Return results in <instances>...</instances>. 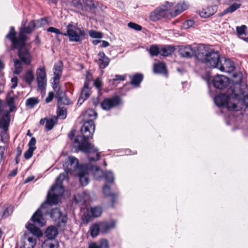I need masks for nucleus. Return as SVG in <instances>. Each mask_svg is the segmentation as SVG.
<instances>
[{"mask_svg": "<svg viewBox=\"0 0 248 248\" xmlns=\"http://www.w3.org/2000/svg\"><path fill=\"white\" fill-rule=\"evenodd\" d=\"M71 103V101L66 94H63V105H68Z\"/></svg>", "mask_w": 248, "mask_h": 248, "instance_id": "54", "label": "nucleus"}, {"mask_svg": "<svg viewBox=\"0 0 248 248\" xmlns=\"http://www.w3.org/2000/svg\"><path fill=\"white\" fill-rule=\"evenodd\" d=\"M200 16L202 18H207L214 14V12L209 11V9H203L200 12Z\"/></svg>", "mask_w": 248, "mask_h": 248, "instance_id": "44", "label": "nucleus"}, {"mask_svg": "<svg viewBox=\"0 0 248 248\" xmlns=\"http://www.w3.org/2000/svg\"><path fill=\"white\" fill-rule=\"evenodd\" d=\"M5 108L6 105L0 100V128L3 130L1 131L0 136L2 140L8 138L7 132L10 122L9 112L4 109Z\"/></svg>", "mask_w": 248, "mask_h": 248, "instance_id": "6", "label": "nucleus"}, {"mask_svg": "<svg viewBox=\"0 0 248 248\" xmlns=\"http://www.w3.org/2000/svg\"><path fill=\"white\" fill-rule=\"evenodd\" d=\"M49 214L54 221L62 222V219L61 218L62 213L60 208H55L52 209Z\"/></svg>", "mask_w": 248, "mask_h": 248, "instance_id": "23", "label": "nucleus"}, {"mask_svg": "<svg viewBox=\"0 0 248 248\" xmlns=\"http://www.w3.org/2000/svg\"><path fill=\"white\" fill-rule=\"evenodd\" d=\"M17 173V169H16L12 171L9 174V176L11 177H14L15 176Z\"/></svg>", "mask_w": 248, "mask_h": 248, "instance_id": "63", "label": "nucleus"}, {"mask_svg": "<svg viewBox=\"0 0 248 248\" xmlns=\"http://www.w3.org/2000/svg\"><path fill=\"white\" fill-rule=\"evenodd\" d=\"M90 36L94 38H101L102 37V33L95 31L91 30L89 32Z\"/></svg>", "mask_w": 248, "mask_h": 248, "instance_id": "48", "label": "nucleus"}, {"mask_svg": "<svg viewBox=\"0 0 248 248\" xmlns=\"http://www.w3.org/2000/svg\"><path fill=\"white\" fill-rule=\"evenodd\" d=\"M240 94L238 91L234 89L232 93L230 95L225 94H220L215 97L214 101L218 107H226L228 109L233 110L236 109L237 105L236 100H240Z\"/></svg>", "mask_w": 248, "mask_h": 248, "instance_id": "4", "label": "nucleus"}, {"mask_svg": "<svg viewBox=\"0 0 248 248\" xmlns=\"http://www.w3.org/2000/svg\"><path fill=\"white\" fill-rule=\"evenodd\" d=\"M22 78L27 84L31 85L34 79V76L32 70H27L25 74L22 76Z\"/></svg>", "mask_w": 248, "mask_h": 248, "instance_id": "27", "label": "nucleus"}, {"mask_svg": "<svg viewBox=\"0 0 248 248\" xmlns=\"http://www.w3.org/2000/svg\"><path fill=\"white\" fill-rule=\"evenodd\" d=\"M92 75L88 73L86 76V80L85 82L83 89L82 90L81 96L84 99H87L90 95V90L89 87V81L92 79Z\"/></svg>", "mask_w": 248, "mask_h": 248, "instance_id": "20", "label": "nucleus"}, {"mask_svg": "<svg viewBox=\"0 0 248 248\" xmlns=\"http://www.w3.org/2000/svg\"><path fill=\"white\" fill-rule=\"evenodd\" d=\"M121 103L120 97L115 96L111 98H107L101 103V107L103 109L109 110Z\"/></svg>", "mask_w": 248, "mask_h": 248, "instance_id": "13", "label": "nucleus"}, {"mask_svg": "<svg viewBox=\"0 0 248 248\" xmlns=\"http://www.w3.org/2000/svg\"><path fill=\"white\" fill-rule=\"evenodd\" d=\"M64 158V164H63V168L67 175H73L78 171V169L82 167L83 165L79 166L78 160L74 156H68L63 155Z\"/></svg>", "mask_w": 248, "mask_h": 248, "instance_id": "8", "label": "nucleus"}, {"mask_svg": "<svg viewBox=\"0 0 248 248\" xmlns=\"http://www.w3.org/2000/svg\"><path fill=\"white\" fill-rule=\"evenodd\" d=\"M58 233L57 229L54 226L48 227L45 232V235L48 239H54Z\"/></svg>", "mask_w": 248, "mask_h": 248, "instance_id": "24", "label": "nucleus"}, {"mask_svg": "<svg viewBox=\"0 0 248 248\" xmlns=\"http://www.w3.org/2000/svg\"><path fill=\"white\" fill-rule=\"evenodd\" d=\"M104 177L106 180L109 183H113L114 181V175L110 171H107L104 173Z\"/></svg>", "mask_w": 248, "mask_h": 248, "instance_id": "43", "label": "nucleus"}, {"mask_svg": "<svg viewBox=\"0 0 248 248\" xmlns=\"http://www.w3.org/2000/svg\"><path fill=\"white\" fill-rule=\"evenodd\" d=\"M238 93L240 94L241 98L240 99H243L245 104L246 107L248 108V94H244V92L241 90L238 91Z\"/></svg>", "mask_w": 248, "mask_h": 248, "instance_id": "49", "label": "nucleus"}, {"mask_svg": "<svg viewBox=\"0 0 248 248\" xmlns=\"http://www.w3.org/2000/svg\"><path fill=\"white\" fill-rule=\"evenodd\" d=\"M154 71L155 73L164 74L166 72V67L164 63L158 62L154 64Z\"/></svg>", "mask_w": 248, "mask_h": 248, "instance_id": "30", "label": "nucleus"}, {"mask_svg": "<svg viewBox=\"0 0 248 248\" xmlns=\"http://www.w3.org/2000/svg\"><path fill=\"white\" fill-rule=\"evenodd\" d=\"M143 79V76L141 74H137L135 75L131 78V83L132 85L138 86Z\"/></svg>", "mask_w": 248, "mask_h": 248, "instance_id": "35", "label": "nucleus"}, {"mask_svg": "<svg viewBox=\"0 0 248 248\" xmlns=\"http://www.w3.org/2000/svg\"><path fill=\"white\" fill-rule=\"evenodd\" d=\"M90 168L89 164L83 165L78 169V171L73 175H77L81 185L83 186H86L89 183V171Z\"/></svg>", "mask_w": 248, "mask_h": 248, "instance_id": "11", "label": "nucleus"}, {"mask_svg": "<svg viewBox=\"0 0 248 248\" xmlns=\"http://www.w3.org/2000/svg\"><path fill=\"white\" fill-rule=\"evenodd\" d=\"M84 122L81 128L83 135L78 136L75 140L78 149L88 153V158L90 162L96 161L100 159V153L98 149L87 140L92 138L95 131L94 120L96 118L97 113L92 109H89L81 116Z\"/></svg>", "mask_w": 248, "mask_h": 248, "instance_id": "1", "label": "nucleus"}, {"mask_svg": "<svg viewBox=\"0 0 248 248\" xmlns=\"http://www.w3.org/2000/svg\"><path fill=\"white\" fill-rule=\"evenodd\" d=\"M175 50L173 46H166L163 47L160 50V53L164 56H168L171 55Z\"/></svg>", "mask_w": 248, "mask_h": 248, "instance_id": "33", "label": "nucleus"}, {"mask_svg": "<svg viewBox=\"0 0 248 248\" xmlns=\"http://www.w3.org/2000/svg\"><path fill=\"white\" fill-rule=\"evenodd\" d=\"M14 65H15V71L14 73L19 75L22 71L23 67L21 61L17 59L14 60Z\"/></svg>", "mask_w": 248, "mask_h": 248, "instance_id": "38", "label": "nucleus"}, {"mask_svg": "<svg viewBox=\"0 0 248 248\" xmlns=\"http://www.w3.org/2000/svg\"><path fill=\"white\" fill-rule=\"evenodd\" d=\"M246 29V26L245 25H242L241 27H237L236 28V31L239 35H242L245 33Z\"/></svg>", "mask_w": 248, "mask_h": 248, "instance_id": "51", "label": "nucleus"}, {"mask_svg": "<svg viewBox=\"0 0 248 248\" xmlns=\"http://www.w3.org/2000/svg\"><path fill=\"white\" fill-rule=\"evenodd\" d=\"M170 12H172V4L166 2V4L156 9L155 14L157 18H160L168 15L170 16Z\"/></svg>", "mask_w": 248, "mask_h": 248, "instance_id": "15", "label": "nucleus"}, {"mask_svg": "<svg viewBox=\"0 0 248 248\" xmlns=\"http://www.w3.org/2000/svg\"><path fill=\"white\" fill-rule=\"evenodd\" d=\"M99 223L101 227V232L102 233H108L111 229H114L116 225V222L114 220L101 222Z\"/></svg>", "mask_w": 248, "mask_h": 248, "instance_id": "19", "label": "nucleus"}, {"mask_svg": "<svg viewBox=\"0 0 248 248\" xmlns=\"http://www.w3.org/2000/svg\"><path fill=\"white\" fill-rule=\"evenodd\" d=\"M188 8V5L185 2L180 3L175 7L174 11L170 12L171 16H175Z\"/></svg>", "mask_w": 248, "mask_h": 248, "instance_id": "21", "label": "nucleus"}, {"mask_svg": "<svg viewBox=\"0 0 248 248\" xmlns=\"http://www.w3.org/2000/svg\"><path fill=\"white\" fill-rule=\"evenodd\" d=\"M37 87L42 93H44L46 85V79L37 80Z\"/></svg>", "mask_w": 248, "mask_h": 248, "instance_id": "39", "label": "nucleus"}, {"mask_svg": "<svg viewBox=\"0 0 248 248\" xmlns=\"http://www.w3.org/2000/svg\"><path fill=\"white\" fill-rule=\"evenodd\" d=\"M94 85L97 88L100 87L102 85L100 79L99 78H97L94 82Z\"/></svg>", "mask_w": 248, "mask_h": 248, "instance_id": "62", "label": "nucleus"}, {"mask_svg": "<svg viewBox=\"0 0 248 248\" xmlns=\"http://www.w3.org/2000/svg\"><path fill=\"white\" fill-rule=\"evenodd\" d=\"M21 29L25 31L26 33L30 34L35 29L34 22L31 21L29 22L27 27L24 26Z\"/></svg>", "mask_w": 248, "mask_h": 248, "instance_id": "41", "label": "nucleus"}, {"mask_svg": "<svg viewBox=\"0 0 248 248\" xmlns=\"http://www.w3.org/2000/svg\"><path fill=\"white\" fill-rule=\"evenodd\" d=\"M18 78L16 77H14L11 78V82L12 85L11 86L12 89H15L17 85Z\"/></svg>", "mask_w": 248, "mask_h": 248, "instance_id": "55", "label": "nucleus"}, {"mask_svg": "<svg viewBox=\"0 0 248 248\" xmlns=\"http://www.w3.org/2000/svg\"><path fill=\"white\" fill-rule=\"evenodd\" d=\"M149 53L152 56H157L160 53L158 47L157 46H152L149 49Z\"/></svg>", "mask_w": 248, "mask_h": 248, "instance_id": "47", "label": "nucleus"}, {"mask_svg": "<svg viewBox=\"0 0 248 248\" xmlns=\"http://www.w3.org/2000/svg\"><path fill=\"white\" fill-rule=\"evenodd\" d=\"M194 24V22L192 20H188L184 23V27L185 28H189L193 26Z\"/></svg>", "mask_w": 248, "mask_h": 248, "instance_id": "53", "label": "nucleus"}, {"mask_svg": "<svg viewBox=\"0 0 248 248\" xmlns=\"http://www.w3.org/2000/svg\"><path fill=\"white\" fill-rule=\"evenodd\" d=\"M92 216L93 217H98L102 213V209L100 207H94L91 209Z\"/></svg>", "mask_w": 248, "mask_h": 248, "instance_id": "42", "label": "nucleus"}, {"mask_svg": "<svg viewBox=\"0 0 248 248\" xmlns=\"http://www.w3.org/2000/svg\"><path fill=\"white\" fill-rule=\"evenodd\" d=\"M58 244L54 239H46L42 244V248H58Z\"/></svg>", "mask_w": 248, "mask_h": 248, "instance_id": "32", "label": "nucleus"}, {"mask_svg": "<svg viewBox=\"0 0 248 248\" xmlns=\"http://www.w3.org/2000/svg\"><path fill=\"white\" fill-rule=\"evenodd\" d=\"M38 103L39 100L37 98L35 97H31L26 100V106H29L30 107L32 108Z\"/></svg>", "mask_w": 248, "mask_h": 248, "instance_id": "40", "label": "nucleus"}, {"mask_svg": "<svg viewBox=\"0 0 248 248\" xmlns=\"http://www.w3.org/2000/svg\"><path fill=\"white\" fill-rule=\"evenodd\" d=\"M103 192L104 194L108 197H112L114 198L116 194L110 192V188L108 185H105L103 187Z\"/></svg>", "mask_w": 248, "mask_h": 248, "instance_id": "45", "label": "nucleus"}, {"mask_svg": "<svg viewBox=\"0 0 248 248\" xmlns=\"http://www.w3.org/2000/svg\"><path fill=\"white\" fill-rule=\"evenodd\" d=\"M28 241L31 243L32 248L36 245V239L35 238L28 237L27 238Z\"/></svg>", "mask_w": 248, "mask_h": 248, "instance_id": "57", "label": "nucleus"}, {"mask_svg": "<svg viewBox=\"0 0 248 248\" xmlns=\"http://www.w3.org/2000/svg\"><path fill=\"white\" fill-rule=\"evenodd\" d=\"M5 152V147L0 146V163L4 159V153Z\"/></svg>", "mask_w": 248, "mask_h": 248, "instance_id": "56", "label": "nucleus"}, {"mask_svg": "<svg viewBox=\"0 0 248 248\" xmlns=\"http://www.w3.org/2000/svg\"><path fill=\"white\" fill-rule=\"evenodd\" d=\"M32 22H34V28L35 29L36 28H39L42 26V23L40 19L36 20H32Z\"/></svg>", "mask_w": 248, "mask_h": 248, "instance_id": "58", "label": "nucleus"}, {"mask_svg": "<svg viewBox=\"0 0 248 248\" xmlns=\"http://www.w3.org/2000/svg\"><path fill=\"white\" fill-rule=\"evenodd\" d=\"M57 99L58 109L57 111V116H53L50 119H47L45 125L46 131L51 130L54 125L57 124L58 118L62 115V107H61L62 97L61 96H55Z\"/></svg>", "mask_w": 248, "mask_h": 248, "instance_id": "9", "label": "nucleus"}, {"mask_svg": "<svg viewBox=\"0 0 248 248\" xmlns=\"http://www.w3.org/2000/svg\"><path fill=\"white\" fill-rule=\"evenodd\" d=\"M2 103L4 104L5 105L6 104L3 103L1 100H0ZM15 97L14 96H8L6 98V103L7 105L9 107V111H8L6 109L7 106H6V108H5V109L9 113L12 112L14 109L15 108Z\"/></svg>", "mask_w": 248, "mask_h": 248, "instance_id": "28", "label": "nucleus"}, {"mask_svg": "<svg viewBox=\"0 0 248 248\" xmlns=\"http://www.w3.org/2000/svg\"><path fill=\"white\" fill-rule=\"evenodd\" d=\"M240 4L238 3H234L231 5L228 8L226 9L223 12L222 15L227 13H232L240 8Z\"/></svg>", "mask_w": 248, "mask_h": 248, "instance_id": "37", "label": "nucleus"}, {"mask_svg": "<svg viewBox=\"0 0 248 248\" xmlns=\"http://www.w3.org/2000/svg\"><path fill=\"white\" fill-rule=\"evenodd\" d=\"M37 80L46 79V73L44 67H40L36 70Z\"/></svg>", "mask_w": 248, "mask_h": 248, "instance_id": "36", "label": "nucleus"}, {"mask_svg": "<svg viewBox=\"0 0 248 248\" xmlns=\"http://www.w3.org/2000/svg\"><path fill=\"white\" fill-rule=\"evenodd\" d=\"M218 69L222 72L231 73L234 71L235 66L232 61L229 59H225L223 63L221 61L220 62Z\"/></svg>", "mask_w": 248, "mask_h": 248, "instance_id": "18", "label": "nucleus"}, {"mask_svg": "<svg viewBox=\"0 0 248 248\" xmlns=\"http://www.w3.org/2000/svg\"><path fill=\"white\" fill-rule=\"evenodd\" d=\"M26 228L34 235L40 237L42 235V232L41 230L36 227L34 224L28 223L26 225Z\"/></svg>", "mask_w": 248, "mask_h": 248, "instance_id": "26", "label": "nucleus"}, {"mask_svg": "<svg viewBox=\"0 0 248 248\" xmlns=\"http://www.w3.org/2000/svg\"><path fill=\"white\" fill-rule=\"evenodd\" d=\"M18 49V56L21 61L26 65H29L31 61V55L28 49L25 46L17 48Z\"/></svg>", "mask_w": 248, "mask_h": 248, "instance_id": "14", "label": "nucleus"}, {"mask_svg": "<svg viewBox=\"0 0 248 248\" xmlns=\"http://www.w3.org/2000/svg\"><path fill=\"white\" fill-rule=\"evenodd\" d=\"M115 78H114V80H124V77H123L122 76L116 75L115 76Z\"/></svg>", "mask_w": 248, "mask_h": 248, "instance_id": "64", "label": "nucleus"}, {"mask_svg": "<svg viewBox=\"0 0 248 248\" xmlns=\"http://www.w3.org/2000/svg\"><path fill=\"white\" fill-rule=\"evenodd\" d=\"M47 31L48 32L55 33L56 34H62V32L60 31V30H59V29H57L56 28L52 27L48 28L47 29Z\"/></svg>", "mask_w": 248, "mask_h": 248, "instance_id": "52", "label": "nucleus"}, {"mask_svg": "<svg viewBox=\"0 0 248 248\" xmlns=\"http://www.w3.org/2000/svg\"><path fill=\"white\" fill-rule=\"evenodd\" d=\"M41 20L42 23V26L49 24L48 17L41 18Z\"/></svg>", "mask_w": 248, "mask_h": 248, "instance_id": "61", "label": "nucleus"}, {"mask_svg": "<svg viewBox=\"0 0 248 248\" xmlns=\"http://www.w3.org/2000/svg\"><path fill=\"white\" fill-rule=\"evenodd\" d=\"M25 31L20 29L18 37L16 36V31L13 27L10 28L9 33L6 35V38L9 39L12 43L14 48H19L25 46V42L27 37L25 35Z\"/></svg>", "mask_w": 248, "mask_h": 248, "instance_id": "7", "label": "nucleus"}, {"mask_svg": "<svg viewBox=\"0 0 248 248\" xmlns=\"http://www.w3.org/2000/svg\"><path fill=\"white\" fill-rule=\"evenodd\" d=\"M62 71V67L61 66H57L54 65V77L53 78V88L54 89L57 88L59 84V80L60 78V73Z\"/></svg>", "mask_w": 248, "mask_h": 248, "instance_id": "25", "label": "nucleus"}, {"mask_svg": "<svg viewBox=\"0 0 248 248\" xmlns=\"http://www.w3.org/2000/svg\"><path fill=\"white\" fill-rule=\"evenodd\" d=\"M63 35L67 36L70 41L78 42L84 39L85 33L76 23H71L67 26L66 33Z\"/></svg>", "mask_w": 248, "mask_h": 248, "instance_id": "5", "label": "nucleus"}, {"mask_svg": "<svg viewBox=\"0 0 248 248\" xmlns=\"http://www.w3.org/2000/svg\"><path fill=\"white\" fill-rule=\"evenodd\" d=\"M128 26L131 28V29H133L136 31H140V30H141L142 29V27L141 26L137 24H136L135 23H133V22H130L128 24Z\"/></svg>", "mask_w": 248, "mask_h": 248, "instance_id": "50", "label": "nucleus"}, {"mask_svg": "<svg viewBox=\"0 0 248 248\" xmlns=\"http://www.w3.org/2000/svg\"><path fill=\"white\" fill-rule=\"evenodd\" d=\"M91 235L93 237H96L99 233V232H101V227L100 223H95L93 224L90 229Z\"/></svg>", "mask_w": 248, "mask_h": 248, "instance_id": "34", "label": "nucleus"}, {"mask_svg": "<svg viewBox=\"0 0 248 248\" xmlns=\"http://www.w3.org/2000/svg\"><path fill=\"white\" fill-rule=\"evenodd\" d=\"M36 147H29L28 150L25 152L24 156L26 159H29L31 158L33 153V151L35 150Z\"/></svg>", "mask_w": 248, "mask_h": 248, "instance_id": "46", "label": "nucleus"}, {"mask_svg": "<svg viewBox=\"0 0 248 248\" xmlns=\"http://www.w3.org/2000/svg\"><path fill=\"white\" fill-rule=\"evenodd\" d=\"M108 242L105 239H102L99 244L93 243L91 244L88 248H108Z\"/></svg>", "mask_w": 248, "mask_h": 248, "instance_id": "29", "label": "nucleus"}, {"mask_svg": "<svg viewBox=\"0 0 248 248\" xmlns=\"http://www.w3.org/2000/svg\"><path fill=\"white\" fill-rule=\"evenodd\" d=\"M180 55L183 57L191 58L193 56L197 55L195 50L192 48L190 46H182L179 49Z\"/></svg>", "mask_w": 248, "mask_h": 248, "instance_id": "17", "label": "nucleus"}, {"mask_svg": "<svg viewBox=\"0 0 248 248\" xmlns=\"http://www.w3.org/2000/svg\"><path fill=\"white\" fill-rule=\"evenodd\" d=\"M98 56L99 66L101 68L104 69L108 65L109 59L106 56L105 53L102 52H99Z\"/></svg>", "mask_w": 248, "mask_h": 248, "instance_id": "22", "label": "nucleus"}, {"mask_svg": "<svg viewBox=\"0 0 248 248\" xmlns=\"http://www.w3.org/2000/svg\"><path fill=\"white\" fill-rule=\"evenodd\" d=\"M67 2H72L78 9L86 11L94 9L97 6V5L93 2V0H81V1H77L76 0H68Z\"/></svg>", "mask_w": 248, "mask_h": 248, "instance_id": "10", "label": "nucleus"}, {"mask_svg": "<svg viewBox=\"0 0 248 248\" xmlns=\"http://www.w3.org/2000/svg\"><path fill=\"white\" fill-rule=\"evenodd\" d=\"M197 58L210 68L218 69L221 62L217 51L203 45L198 48Z\"/></svg>", "mask_w": 248, "mask_h": 248, "instance_id": "3", "label": "nucleus"}, {"mask_svg": "<svg viewBox=\"0 0 248 248\" xmlns=\"http://www.w3.org/2000/svg\"><path fill=\"white\" fill-rule=\"evenodd\" d=\"M229 78L224 75H217L212 79L214 86L218 89L222 90L229 84Z\"/></svg>", "mask_w": 248, "mask_h": 248, "instance_id": "12", "label": "nucleus"}, {"mask_svg": "<svg viewBox=\"0 0 248 248\" xmlns=\"http://www.w3.org/2000/svg\"><path fill=\"white\" fill-rule=\"evenodd\" d=\"M36 143V139L34 137H32L28 144L29 147H36L35 146Z\"/></svg>", "mask_w": 248, "mask_h": 248, "instance_id": "59", "label": "nucleus"}, {"mask_svg": "<svg viewBox=\"0 0 248 248\" xmlns=\"http://www.w3.org/2000/svg\"><path fill=\"white\" fill-rule=\"evenodd\" d=\"M53 97H54L53 93L52 92L49 93L48 96L46 99V103L50 102L52 100Z\"/></svg>", "mask_w": 248, "mask_h": 248, "instance_id": "60", "label": "nucleus"}, {"mask_svg": "<svg viewBox=\"0 0 248 248\" xmlns=\"http://www.w3.org/2000/svg\"><path fill=\"white\" fill-rule=\"evenodd\" d=\"M90 169L92 170L94 178L96 180L100 179L104 175L103 171L98 166L90 167Z\"/></svg>", "mask_w": 248, "mask_h": 248, "instance_id": "31", "label": "nucleus"}, {"mask_svg": "<svg viewBox=\"0 0 248 248\" xmlns=\"http://www.w3.org/2000/svg\"><path fill=\"white\" fill-rule=\"evenodd\" d=\"M44 216L45 215L41 213L39 210H37L31 217V220L35 225L39 227H42L46 223V221L44 217Z\"/></svg>", "mask_w": 248, "mask_h": 248, "instance_id": "16", "label": "nucleus"}, {"mask_svg": "<svg viewBox=\"0 0 248 248\" xmlns=\"http://www.w3.org/2000/svg\"><path fill=\"white\" fill-rule=\"evenodd\" d=\"M62 173H60L56 179L55 184L51 187L47 194L46 201L37 210L45 216L49 214L50 206L57 204L62 197Z\"/></svg>", "mask_w": 248, "mask_h": 248, "instance_id": "2", "label": "nucleus"}]
</instances>
